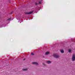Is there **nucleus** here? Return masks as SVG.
Returning <instances> with one entry per match:
<instances>
[{
	"label": "nucleus",
	"mask_w": 75,
	"mask_h": 75,
	"mask_svg": "<svg viewBox=\"0 0 75 75\" xmlns=\"http://www.w3.org/2000/svg\"><path fill=\"white\" fill-rule=\"evenodd\" d=\"M50 52H47L45 53V55H48V54H49Z\"/></svg>",
	"instance_id": "423d86ee"
},
{
	"label": "nucleus",
	"mask_w": 75,
	"mask_h": 75,
	"mask_svg": "<svg viewBox=\"0 0 75 75\" xmlns=\"http://www.w3.org/2000/svg\"><path fill=\"white\" fill-rule=\"evenodd\" d=\"M42 65H44V66H45V65H46L45 64V63H43L42 64Z\"/></svg>",
	"instance_id": "9b49d317"
},
{
	"label": "nucleus",
	"mask_w": 75,
	"mask_h": 75,
	"mask_svg": "<svg viewBox=\"0 0 75 75\" xmlns=\"http://www.w3.org/2000/svg\"><path fill=\"white\" fill-rule=\"evenodd\" d=\"M33 64H35L36 65H38V63L37 62H33L32 63Z\"/></svg>",
	"instance_id": "20e7f679"
},
{
	"label": "nucleus",
	"mask_w": 75,
	"mask_h": 75,
	"mask_svg": "<svg viewBox=\"0 0 75 75\" xmlns=\"http://www.w3.org/2000/svg\"><path fill=\"white\" fill-rule=\"evenodd\" d=\"M69 52H71V50L69 49Z\"/></svg>",
	"instance_id": "1a4fd4ad"
},
{
	"label": "nucleus",
	"mask_w": 75,
	"mask_h": 75,
	"mask_svg": "<svg viewBox=\"0 0 75 75\" xmlns=\"http://www.w3.org/2000/svg\"><path fill=\"white\" fill-rule=\"evenodd\" d=\"M33 12H34V11H30L29 12H25V14H28V15L31 14H32V13Z\"/></svg>",
	"instance_id": "7ed1b4c3"
},
{
	"label": "nucleus",
	"mask_w": 75,
	"mask_h": 75,
	"mask_svg": "<svg viewBox=\"0 0 75 75\" xmlns=\"http://www.w3.org/2000/svg\"><path fill=\"white\" fill-rule=\"evenodd\" d=\"M72 61H75V54H73L71 57Z\"/></svg>",
	"instance_id": "f257e3e1"
},
{
	"label": "nucleus",
	"mask_w": 75,
	"mask_h": 75,
	"mask_svg": "<svg viewBox=\"0 0 75 75\" xmlns=\"http://www.w3.org/2000/svg\"><path fill=\"white\" fill-rule=\"evenodd\" d=\"M46 62L47 64H49L51 63V61H48Z\"/></svg>",
	"instance_id": "39448f33"
},
{
	"label": "nucleus",
	"mask_w": 75,
	"mask_h": 75,
	"mask_svg": "<svg viewBox=\"0 0 75 75\" xmlns=\"http://www.w3.org/2000/svg\"><path fill=\"white\" fill-rule=\"evenodd\" d=\"M31 54H32V55H34V53H31Z\"/></svg>",
	"instance_id": "4468645a"
},
{
	"label": "nucleus",
	"mask_w": 75,
	"mask_h": 75,
	"mask_svg": "<svg viewBox=\"0 0 75 75\" xmlns=\"http://www.w3.org/2000/svg\"><path fill=\"white\" fill-rule=\"evenodd\" d=\"M11 20V18H9L8 19V21H10Z\"/></svg>",
	"instance_id": "9d476101"
},
{
	"label": "nucleus",
	"mask_w": 75,
	"mask_h": 75,
	"mask_svg": "<svg viewBox=\"0 0 75 75\" xmlns=\"http://www.w3.org/2000/svg\"><path fill=\"white\" fill-rule=\"evenodd\" d=\"M60 51L61 53H64V51L63 50H60Z\"/></svg>",
	"instance_id": "0eeeda50"
},
{
	"label": "nucleus",
	"mask_w": 75,
	"mask_h": 75,
	"mask_svg": "<svg viewBox=\"0 0 75 75\" xmlns=\"http://www.w3.org/2000/svg\"><path fill=\"white\" fill-rule=\"evenodd\" d=\"M39 4H41V2L39 1Z\"/></svg>",
	"instance_id": "f8f14e48"
},
{
	"label": "nucleus",
	"mask_w": 75,
	"mask_h": 75,
	"mask_svg": "<svg viewBox=\"0 0 75 75\" xmlns=\"http://www.w3.org/2000/svg\"><path fill=\"white\" fill-rule=\"evenodd\" d=\"M28 69L26 68V69H23V71H27Z\"/></svg>",
	"instance_id": "6e6552de"
},
{
	"label": "nucleus",
	"mask_w": 75,
	"mask_h": 75,
	"mask_svg": "<svg viewBox=\"0 0 75 75\" xmlns=\"http://www.w3.org/2000/svg\"><path fill=\"white\" fill-rule=\"evenodd\" d=\"M53 56L54 57H55V58H59V55L57 54H54Z\"/></svg>",
	"instance_id": "f03ea898"
},
{
	"label": "nucleus",
	"mask_w": 75,
	"mask_h": 75,
	"mask_svg": "<svg viewBox=\"0 0 75 75\" xmlns=\"http://www.w3.org/2000/svg\"><path fill=\"white\" fill-rule=\"evenodd\" d=\"M37 4H38L37 3H35V5H37Z\"/></svg>",
	"instance_id": "ddd939ff"
},
{
	"label": "nucleus",
	"mask_w": 75,
	"mask_h": 75,
	"mask_svg": "<svg viewBox=\"0 0 75 75\" xmlns=\"http://www.w3.org/2000/svg\"><path fill=\"white\" fill-rule=\"evenodd\" d=\"M25 59H23V60H25Z\"/></svg>",
	"instance_id": "2eb2a0df"
},
{
	"label": "nucleus",
	"mask_w": 75,
	"mask_h": 75,
	"mask_svg": "<svg viewBox=\"0 0 75 75\" xmlns=\"http://www.w3.org/2000/svg\"><path fill=\"white\" fill-rule=\"evenodd\" d=\"M12 13H12V12H11V14H12Z\"/></svg>",
	"instance_id": "dca6fc26"
}]
</instances>
